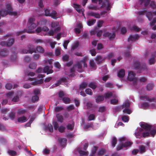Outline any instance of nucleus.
<instances>
[{
    "instance_id": "nucleus-1",
    "label": "nucleus",
    "mask_w": 156,
    "mask_h": 156,
    "mask_svg": "<svg viewBox=\"0 0 156 156\" xmlns=\"http://www.w3.org/2000/svg\"><path fill=\"white\" fill-rule=\"evenodd\" d=\"M35 21V19L34 17L30 18L28 20L27 24L28 29L24 30L23 31L27 32L28 33H32L36 32L37 33L43 35L51 36L53 35L60 30V26L58 22H52L51 24V29L48 32H47L49 30L48 27H44L41 28L40 27L35 30L37 25L34 23Z\"/></svg>"
},
{
    "instance_id": "nucleus-2",
    "label": "nucleus",
    "mask_w": 156,
    "mask_h": 156,
    "mask_svg": "<svg viewBox=\"0 0 156 156\" xmlns=\"http://www.w3.org/2000/svg\"><path fill=\"white\" fill-rule=\"evenodd\" d=\"M140 98L141 100L148 101V102H144L140 104L139 106L140 108L144 109L148 108H156V99L154 98H150L145 94H142L140 92H139Z\"/></svg>"
},
{
    "instance_id": "nucleus-3",
    "label": "nucleus",
    "mask_w": 156,
    "mask_h": 156,
    "mask_svg": "<svg viewBox=\"0 0 156 156\" xmlns=\"http://www.w3.org/2000/svg\"><path fill=\"white\" fill-rule=\"evenodd\" d=\"M141 128H137L134 133L136 138H140L142 136L146 137L149 136V131L150 126L149 124L144 122L140 123Z\"/></svg>"
},
{
    "instance_id": "nucleus-4",
    "label": "nucleus",
    "mask_w": 156,
    "mask_h": 156,
    "mask_svg": "<svg viewBox=\"0 0 156 156\" xmlns=\"http://www.w3.org/2000/svg\"><path fill=\"white\" fill-rule=\"evenodd\" d=\"M88 58L87 56L85 57L83 59L80 61V62H78L77 64L74 66L73 68L71 69L70 70V74L69 75L70 77H73L74 76V71L75 69L80 72L83 71V69L82 67V64L83 66V67H87V64L86 62L88 60Z\"/></svg>"
},
{
    "instance_id": "nucleus-5",
    "label": "nucleus",
    "mask_w": 156,
    "mask_h": 156,
    "mask_svg": "<svg viewBox=\"0 0 156 156\" xmlns=\"http://www.w3.org/2000/svg\"><path fill=\"white\" fill-rule=\"evenodd\" d=\"M35 75V73L33 72H30L27 73L24 78L25 81L30 80L31 81H34L32 82V84L33 85H36L39 84H41L43 83V80L42 78L44 77V75L42 74H39L38 75V77L39 78H41L40 79H38L37 78H31Z\"/></svg>"
},
{
    "instance_id": "nucleus-6",
    "label": "nucleus",
    "mask_w": 156,
    "mask_h": 156,
    "mask_svg": "<svg viewBox=\"0 0 156 156\" xmlns=\"http://www.w3.org/2000/svg\"><path fill=\"white\" fill-rule=\"evenodd\" d=\"M130 105V103L129 100H126L124 102L122 106L120 107H116L114 109V111L116 112L120 111V109L122 108L123 109V112L125 113L128 114H130L132 111L129 108Z\"/></svg>"
},
{
    "instance_id": "nucleus-7",
    "label": "nucleus",
    "mask_w": 156,
    "mask_h": 156,
    "mask_svg": "<svg viewBox=\"0 0 156 156\" xmlns=\"http://www.w3.org/2000/svg\"><path fill=\"white\" fill-rule=\"evenodd\" d=\"M44 51V49L41 46L37 47L36 50L34 48V47L32 45H29L27 47L23 49L22 52L23 54L32 53L33 52L43 53Z\"/></svg>"
},
{
    "instance_id": "nucleus-8",
    "label": "nucleus",
    "mask_w": 156,
    "mask_h": 156,
    "mask_svg": "<svg viewBox=\"0 0 156 156\" xmlns=\"http://www.w3.org/2000/svg\"><path fill=\"white\" fill-rule=\"evenodd\" d=\"M6 7L8 10L2 9L0 11V14L2 16H4L8 14L14 16L17 15V13L16 12L12 11V8L10 3L9 2L6 4Z\"/></svg>"
},
{
    "instance_id": "nucleus-9",
    "label": "nucleus",
    "mask_w": 156,
    "mask_h": 156,
    "mask_svg": "<svg viewBox=\"0 0 156 156\" xmlns=\"http://www.w3.org/2000/svg\"><path fill=\"white\" fill-rule=\"evenodd\" d=\"M106 7L107 10H109L110 9V5L108 1L107 0H105L101 7H97L93 5H90L89 6V8L90 9L97 10L99 9L102 8Z\"/></svg>"
},
{
    "instance_id": "nucleus-10",
    "label": "nucleus",
    "mask_w": 156,
    "mask_h": 156,
    "mask_svg": "<svg viewBox=\"0 0 156 156\" xmlns=\"http://www.w3.org/2000/svg\"><path fill=\"white\" fill-rule=\"evenodd\" d=\"M128 80L132 82L134 85L135 86L136 82H137V79L135 77V73L132 71L128 72L127 77Z\"/></svg>"
},
{
    "instance_id": "nucleus-11",
    "label": "nucleus",
    "mask_w": 156,
    "mask_h": 156,
    "mask_svg": "<svg viewBox=\"0 0 156 156\" xmlns=\"http://www.w3.org/2000/svg\"><path fill=\"white\" fill-rule=\"evenodd\" d=\"M52 66H51L49 67L46 66L45 67L43 70L41 68H39L37 70V72L38 73H42L43 72L44 73H46L47 74L51 73L53 72V70L52 69Z\"/></svg>"
},
{
    "instance_id": "nucleus-12",
    "label": "nucleus",
    "mask_w": 156,
    "mask_h": 156,
    "mask_svg": "<svg viewBox=\"0 0 156 156\" xmlns=\"http://www.w3.org/2000/svg\"><path fill=\"white\" fill-rule=\"evenodd\" d=\"M45 15L46 16H50L54 19H56L58 17L56 12L55 11H52L51 13H50V9H46L44 10Z\"/></svg>"
},
{
    "instance_id": "nucleus-13",
    "label": "nucleus",
    "mask_w": 156,
    "mask_h": 156,
    "mask_svg": "<svg viewBox=\"0 0 156 156\" xmlns=\"http://www.w3.org/2000/svg\"><path fill=\"white\" fill-rule=\"evenodd\" d=\"M145 13L147 17L148 18V20L150 21L152 20V17L153 16L156 15V11L154 12H147L145 10H144L143 11H141L139 12V14L140 15L144 14Z\"/></svg>"
},
{
    "instance_id": "nucleus-14",
    "label": "nucleus",
    "mask_w": 156,
    "mask_h": 156,
    "mask_svg": "<svg viewBox=\"0 0 156 156\" xmlns=\"http://www.w3.org/2000/svg\"><path fill=\"white\" fill-rule=\"evenodd\" d=\"M14 92L12 91L9 92L7 93L6 95V97L9 101H11L13 102H18L19 100V98L18 96L14 97L12 99H11Z\"/></svg>"
},
{
    "instance_id": "nucleus-15",
    "label": "nucleus",
    "mask_w": 156,
    "mask_h": 156,
    "mask_svg": "<svg viewBox=\"0 0 156 156\" xmlns=\"http://www.w3.org/2000/svg\"><path fill=\"white\" fill-rule=\"evenodd\" d=\"M52 123L54 126V129L55 130H57L58 129V130L61 133L63 132L64 131L65 129V126H61L59 127L58 124L56 120H53Z\"/></svg>"
},
{
    "instance_id": "nucleus-16",
    "label": "nucleus",
    "mask_w": 156,
    "mask_h": 156,
    "mask_svg": "<svg viewBox=\"0 0 156 156\" xmlns=\"http://www.w3.org/2000/svg\"><path fill=\"white\" fill-rule=\"evenodd\" d=\"M6 39H8L9 41L5 43L4 41H2L1 43V44L2 46H6L7 47H9L12 46L14 42V40L13 39H10L6 36Z\"/></svg>"
},
{
    "instance_id": "nucleus-17",
    "label": "nucleus",
    "mask_w": 156,
    "mask_h": 156,
    "mask_svg": "<svg viewBox=\"0 0 156 156\" xmlns=\"http://www.w3.org/2000/svg\"><path fill=\"white\" fill-rule=\"evenodd\" d=\"M132 143L130 141L126 142L124 144L119 145L117 147V150H119L124 148H127L131 146Z\"/></svg>"
},
{
    "instance_id": "nucleus-18",
    "label": "nucleus",
    "mask_w": 156,
    "mask_h": 156,
    "mask_svg": "<svg viewBox=\"0 0 156 156\" xmlns=\"http://www.w3.org/2000/svg\"><path fill=\"white\" fill-rule=\"evenodd\" d=\"M144 2V5L145 6H147L149 3H150V6L152 8H154L156 7V5L155 3L153 1H151L150 3V0H141V3H142Z\"/></svg>"
},
{
    "instance_id": "nucleus-19",
    "label": "nucleus",
    "mask_w": 156,
    "mask_h": 156,
    "mask_svg": "<svg viewBox=\"0 0 156 156\" xmlns=\"http://www.w3.org/2000/svg\"><path fill=\"white\" fill-rule=\"evenodd\" d=\"M106 99L110 98L112 97L116 98L117 97L116 95L114 92H108L105 94L104 96Z\"/></svg>"
},
{
    "instance_id": "nucleus-20",
    "label": "nucleus",
    "mask_w": 156,
    "mask_h": 156,
    "mask_svg": "<svg viewBox=\"0 0 156 156\" xmlns=\"http://www.w3.org/2000/svg\"><path fill=\"white\" fill-rule=\"evenodd\" d=\"M73 6L75 8L76 10L79 12L81 13L83 15H84L83 13L84 9L83 8H81L80 5L76 3H74L73 5Z\"/></svg>"
},
{
    "instance_id": "nucleus-21",
    "label": "nucleus",
    "mask_w": 156,
    "mask_h": 156,
    "mask_svg": "<svg viewBox=\"0 0 156 156\" xmlns=\"http://www.w3.org/2000/svg\"><path fill=\"white\" fill-rule=\"evenodd\" d=\"M139 37L137 34L130 35L128 39V41L130 43L131 42L134 41L138 39Z\"/></svg>"
},
{
    "instance_id": "nucleus-22",
    "label": "nucleus",
    "mask_w": 156,
    "mask_h": 156,
    "mask_svg": "<svg viewBox=\"0 0 156 156\" xmlns=\"http://www.w3.org/2000/svg\"><path fill=\"white\" fill-rule=\"evenodd\" d=\"M9 52L6 49H3L0 51V58H5L8 56Z\"/></svg>"
},
{
    "instance_id": "nucleus-23",
    "label": "nucleus",
    "mask_w": 156,
    "mask_h": 156,
    "mask_svg": "<svg viewBox=\"0 0 156 156\" xmlns=\"http://www.w3.org/2000/svg\"><path fill=\"white\" fill-rule=\"evenodd\" d=\"M103 36L105 37H108L110 40H112L115 38V35L114 32H113L112 34L107 32L105 33Z\"/></svg>"
},
{
    "instance_id": "nucleus-24",
    "label": "nucleus",
    "mask_w": 156,
    "mask_h": 156,
    "mask_svg": "<svg viewBox=\"0 0 156 156\" xmlns=\"http://www.w3.org/2000/svg\"><path fill=\"white\" fill-rule=\"evenodd\" d=\"M135 66V69H139L140 71H143L144 70H146V67L145 66H144V67H140V64L137 62V64L134 65Z\"/></svg>"
},
{
    "instance_id": "nucleus-25",
    "label": "nucleus",
    "mask_w": 156,
    "mask_h": 156,
    "mask_svg": "<svg viewBox=\"0 0 156 156\" xmlns=\"http://www.w3.org/2000/svg\"><path fill=\"white\" fill-rule=\"evenodd\" d=\"M82 27V24L80 23H78L77 24L76 27L74 29V31L75 33L76 34L80 33Z\"/></svg>"
},
{
    "instance_id": "nucleus-26",
    "label": "nucleus",
    "mask_w": 156,
    "mask_h": 156,
    "mask_svg": "<svg viewBox=\"0 0 156 156\" xmlns=\"http://www.w3.org/2000/svg\"><path fill=\"white\" fill-rule=\"evenodd\" d=\"M78 150L79 153L80 154L79 156H87L88 154V152L83 151L81 150L80 147H79Z\"/></svg>"
},
{
    "instance_id": "nucleus-27",
    "label": "nucleus",
    "mask_w": 156,
    "mask_h": 156,
    "mask_svg": "<svg viewBox=\"0 0 156 156\" xmlns=\"http://www.w3.org/2000/svg\"><path fill=\"white\" fill-rule=\"evenodd\" d=\"M105 57H103L100 55H98L96 57L95 60L97 63H99L105 60Z\"/></svg>"
},
{
    "instance_id": "nucleus-28",
    "label": "nucleus",
    "mask_w": 156,
    "mask_h": 156,
    "mask_svg": "<svg viewBox=\"0 0 156 156\" xmlns=\"http://www.w3.org/2000/svg\"><path fill=\"white\" fill-rule=\"evenodd\" d=\"M118 77L122 78L125 75V71L123 69H121L117 73Z\"/></svg>"
},
{
    "instance_id": "nucleus-29",
    "label": "nucleus",
    "mask_w": 156,
    "mask_h": 156,
    "mask_svg": "<svg viewBox=\"0 0 156 156\" xmlns=\"http://www.w3.org/2000/svg\"><path fill=\"white\" fill-rule=\"evenodd\" d=\"M88 84L86 82H83L80 85V90H83L86 87L88 86Z\"/></svg>"
},
{
    "instance_id": "nucleus-30",
    "label": "nucleus",
    "mask_w": 156,
    "mask_h": 156,
    "mask_svg": "<svg viewBox=\"0 0 156 156\" xmlns=\"http://www.w3.org/2000/svg\"><path fill=\"white\" fill-rule=\"evenodd\" d=\"M89 65L90 67L93 69H96V65L94 62L93 59L90 60L89 61Z\"/></svg>"
},
{
    "instance_id": "nucleus-31",
    "label": "nucleus",
    "mask_w": 156,
    "mask_h": 156,
    "mask_svg": "<svg viewBox=\"0 0 156 156\" xmlns=\"http://www.w3.org/2000/svg\"><path fill=\"white\" fill-rule=\"evenodd\" d=\"M146 81V79L145 78V77H142L140 78L138 80H137L136 82V84L135 85V87H137L136 85L138 84L139 83H142L143 82H145Z\"/></svg>"
},
{
    "instance_id": "nucleus-32",
    "label": "nucleus",
    "mask_w": 156,
    "mask_h": 156,
    "mask_svg": "<svg viewBox=\"0 0 156 156\" xmlns=\"http://www.w3.org/2000/svg\"><path fill=\"white\" fill-rule=\"evenodd\" d=\"M27 120V118L24 116H22L18 118V121L19 122L23 123L26 122Z\"/></svg>"
},
{
    "instance_id": "nucleus-33",
    "label": "nucleus",
    "mask_w": 156,
    "mask_h": 156,
    "mask_svg": "<svg viewBox=\"0 0 156 156\" xmlns=\"http://www.w3.org/2000/svg\"><path fill=\"white\" fill-rule=\"evenodd\" d=\"M58 140L61 145L62 146H65L66 142V138H59Z\"/></svg>"
},
{
    "instance_id": "nucleus-34",
    "label": "nucleus",
    "mask_w": 156,
    "mask_h": 156,
    "mask_svg": "<svg viewBox=\"0 0 156 156\" xmlns=\"http://www.w3.org/2000/svg\"><path fill=\"white\" fill-rule=\"evenodd\" d=\"M47 22L48 21L46 20L42 19L37 23V25L40 26L44 25L46 24Z\"/></svg>"
},
{
    "instance_id": "nucleus-35",
    "label": "nucleus",
    "mask_w": 156,
    "mask_h": 156,
    "mask_svg": "<svg viewBox=\"0 0 156 156\" xmlns=\"http://www.w3.org/2000/svg\"><path fill=\"white\" fill-rule=\"evenodd\" d=\"M74 126V123L73 122H72L71 123L68 124L66 126L68 130H72L73 129Z\"/></svg>"
},
{
    "instance_id": "nucleus-36",
    "label": "nucleus",
    "mask_w": 156,
    "mask_h": 156,
    "mask_svg": "<svg viewBox=\"0 0 156 156\" xmlns=\"http://www.w3.org/2000/svg\"><path fill=\"white\" fill-rule=\"evenodd\" d=\"M130 46L129 45L128 46L127 48H125V50L126 51L125 52V57H128L129 56L130 52L129 51V50L130 48Z\"/></svg>"
},
{
    "instance_id": "nucleus-37",
    "label": "nucleus",
    "mask_w": 156,
    "mask_h": 156,
    "mask_svg": "<svg viewBox=\"0 0 156 156\" xmlns=\"http://www.w3.org/2000/svg\"><path fill=\"white\" fill-rule=\"evenodd\" d=\"M88 86L90 87L93 89H94L96 88L97 85L96 83L94 82H91L88 85Z\"/></svg>"
},
{
    "instance_id": "nucleus-38",
    "label": "nucleus",
    "mask_w": 156,
    "mask_h": 156,
    "mask_svg": "<svg viewBox=\"0 0 156 156\" xmlns=\"http://www.w3.org/2000/svg\"><path fill=\"white\" fill-rule=\"evenodd\" d=\"M56 117L58 122L61 123H62L63 122V119L62 115L59 114H57L56 115Z\"/></svg>"
},
{
    "instance_id": "nucleus-39",
    "label": "nucleus",
    "mask_w": 156,
    "mask_h": 156,
    "mask_svg": "<svg viewBox=\"0 0 156 156\" xmlns=\"http://www.w3.org/2000/svg\"><path fill=\"white\" fill-rule=\"evenodd\" d=\"M156 23V19H153L152 20L151 23H150V25L151 27H152V28L153 30H156V25L154 26V24Z\"/></svg>"
},
{
    "instance_id": "nucleus-40",
    "label": "nucleus",
    "mask_w": 156,
    "mask_h": 156,
    "mask_svg": "<svg viewBox=\"0 0 156 156\" xmlns=\"http://www.w3.org/2000/svg\"><path fill=\"white\" fill-rule=\"evenodd\" d=\"M96 22L95 20H91L88 21L87 24L89 26H91L93 25Z\"/></svg>"
},
{
    "instance_id": "nucleus-41",
    "label": "nucleus",
    "mask_w": 156,
    "mask_h": 156,
    "mask_svg": "<svg viewBox=\"0 0 156 156\" xmlns=\"http://www.w3.org/2000/svg\"><path fill=\"white\" fill-rule=\"evenodd\" d=\"M104 99V97L103 96H99L96 99V102H99L103 101Z\"/></svg>"
},
{
    "instance_id": "nucleus-42",
    "label": "nucleus",
    "mask_w": 156,
    "mask_h": 156,
    "mask_svg": "<svg viewBox=\"0 0 156 156\" xmlns=\"http://www.w3.org/2000/svg\"><path fill=\"white\" fill-rule=\"evenodd\" d=\"M48 43L50 45L51 47L52 48H54L55 47V45L56 44V42L55 41H52L50 40H48Z\"/></svg>"
},
{
    "instance_id": "nucleus-43",
    "label": "nucleus",
    "mask_w": 156,
    "mask_h": 156,
    "mask_svg": "<svg viewBox=\"0 0 156 156\" xmlns=\"http://www.w3.org/2000/svg\"><path fill=\"white\" fill-rule=\"evenodd\" d=\"M131 30L134 31L136 32H138L140 31V29L137 27L133 26L130 29Z\"/></svg>"
},
{
    "instance_id": "nucleus-44",
    "label": "nucleus",
    "mask_w": 156,
    "mask_h": 156,
    "mask_svg": "<svg viewBox=\"0 0 156 156\" xmlns=\"http://www.w3.org/2000/svg\"><path fill=\"white\" fill-rule=\"evenodd\" d=\"M140 153H143L145 151V147L143 146H141L139 147Z\"/></svg>"
},
{
    "instance_id": "nucleus-45",
    "label": "nucleus",
    "mask_w": 156,
    "mask_h": 156,
    "mask_svg": "<svg viewBox=\"0 0 156 156\" xmlns=\"http://www.w3.org/2000/svg\"><path fill=\"white\" fill-rule=\"evenodd\" d=\"M55 54L56 56H58L61 54V49L59 48H56L55 50Z\"/></svg>"
},
{
    "instance_id": "nucleus-46",
    "label": "nucleus",
    "mask_w": 156,
    "mask_h": 156,
    "mask_svg": "<svg viewBox=\"0 0 156 156\" xmlns=\"http://www.w3.org/2000/svg\"><path fill=\"white\" fill-rule=\"evenodd\" d=\"M79 45V43L78 42H76L73 45L71 49L72 50H73L77 48Z\"/></svg>"
},
{
    "instance_id": "nucleus-47",
    "label": "nucleus",
    "mask_w": 156,
    "mask_h": 156,
    "mask_svg": "<svg viewBox=\"0 0 156 156\" xmlns=\"http://www.w3.org/2000/svg\"><path fill=\"white\" fill-rule=\"evenodd\" d=\"M97 147H94L91 151V154L90 155V156H94V154L96 152V151L97 149Z\"/></svg>"
},
{
    "instance_id": "nucleus-48",
    "label": "nucleus",
    "mask_w": 156,
    "mask_h": 156,
    "mask_svg": "<svg viewBox=\"0 0 156 156\" xmlns=\"http://www.w3.org/2000/svg\"><path fill=\"white\" fill-rule=\"evenodd\" d=\"M153 85L152 84H148L146 87L147 90L150 91L153 88Z\"/></svg>"
},
{
    "instance_id": "nucleus-49",
    "label": "nucleus",
    "mask_w": 156,
    "mask_h": 156,
    "mask_svg": "<svg viewBox=\"0 0 156 156\" xmlns=\"http://www.w3.org/2000/svg\"><path fill=\"white\" fill-rule=\"evenodd\" d=\"M62 100L63 102L65 104H67L70 103V100L68 98H64Z\"/></svg>"
},
{
    "instance_id": "nucleus-50",
    "label": "nucleus",
    "mask_w": 156,
    "mask_h": 156,
    "mask_svg": "<svg viewBox=\"0 0 156 156\" xmlns=\"http://www.w3.org/2000/svg\"><path fill=\"white\" fill-rule=\"evenodd\" d=\"M122 119L124 122H127L129 121V117L127 116H122Z\"/></svg>"
},
{
    "instance_id": "nucleus-51",
    "label": "nucleus",
    "mask_w": 156,
    "mask_h": 156,
    "mask_svg": "<svg viewBox=\"0 0 156 156\" xmlns=\"http://www.w3.org/2000/svg\"><path fill=\"white\" fill-rule=\"evenodd\" d=\"M116 98H115L112 99L110 101V103L112 104H116L117 103L118 100V99H116Z\"/></svg>"
},
{
    "instance_id": "nucleus-52",
    "label": "nucleus",
    "mask_w": 156,
    "mask_h": 156,
    "mask_svg": "<svg viewBox=\"0 0 156 156\" xmlns=\"http://www.w3.org/2000/svg\"><path fill=\"white\" fill-rule=\"evenodd\" d=\"M37 64L35 63H33L30 64L29 65V67L30 68L34 69L36 68L37 66Z\"/></svg>"
},
{
    "instance_id": "nucleus-53",
    "label": "nucleus",
    "mask_w": 156,
    "mask_h": 156,
    "mask_svg": "<svg viewBox=\"0 0 156 156\" xmlns=\"http://www.w3.org/2000/svg\"><path fill=\"white\" fill-rule=\"evenodd\" d=\"M34 117H32V118H31L29 122L27 123L25 125L26 126V127L30 126V125H31V124L32 123V122H33V121L34 120Z\"/></svg>"
},
{
    "instance_id": "nucleus-54",
    "label": "nucleus",
    "mask_w": 156,
    "mask_h": 156,
    "mask_svg": "<svg viewBox=\"0 0 156 156\" xmlns=\"http://www.w3.org/2000/svg\"><path fill=\"white\" fill-rule=\"evenodd\" d=\"M117 140L115 137H113L112 141V144L113 147H114L116 144Z\"/></svg>"
},
{
    "instance_id": "nucleus-55",
    "label": "nucleus",
    "mask_w": 156,
    "mask_h": 156,
    "mask_svg": "<svg viewBox=\"0 0 156 156\" xmlns=\"http://www.w3.org/2000/svg\"><path fill=\"white\" fill-rule=\"evenodd\" d=\"M150 126V129L149 131V135L150 134L153 137L154 136L155 134L156 133V131L154 130H153L150 131V129L151 128V126L150 125H149Z\"/></svg>"
},
{
    "instance_id": "nucleus-56",
    "label": "nucleus",
    "mask_w": 156,
    "mask_h": 156,
    "mask_svg": "<svg viewBox=\"0 0 156 156\" xmlns=\"http://www.w3.org/2000/svg\"><path fill=\"white\" fill-rule=\"evenodd\" d=\"M90 15L97 18H99L100 17V16L99 14L95 13H91Z\"/></svg>"
},
{
    "instance_id": "nucleus-57",
    "label": "nucleus",
    "mask_w": 156,
    "mask_h": 156,
    "mask_svg": "<svg viewBox=\"0 0 156 156\" xmlns=\"http://www.w3.org/2000/svg\"><path fill=\"white\" fill-rule=\"evenodd\" d=\"M47 128L49 131L51 132H52L53 131V127L51 124H49L47 126Z\"/></svg>"
},
{
    "instance_id": "nucleus-58",
    "label": "nucleus",
    "mask_w": 156,
    "mask_h": 156,
    "mask_svg": "<svg viewBox=\"0 0 156 156\" xmlns=\"http://www.w3.org/2000/svg\"><path fill=\"white\" fill-rule=\"evenodd\" d=\"M5 87L8 90H10L12 88V85L9 83H6L5 85Z\"/></svg>"
},
{
    "instance_id": "nucleus-59",
    "label": "nucleus",
    "mask_w": 156,
    "mask_h": 156,
    "mask_svg": "<svg viewBox=\"0 0 156 156\" xmlns=\"http://www.w3.org/2000/svg\"><path fill=\"white\" fill-rule=\"evenodd\" d=\"M39 98L37 95L33 96L32 98V101L33 102H35L36 101H38Z\"/></svg>"
},
{
    "instance_id": "nucleus-60",
    "label": "nucleus",
    "mask_w": 156,
    "mask_h": 156,
    "mask_svg": "<svg viewBox=\"0 0 156 156\" xmlns=\"http://www.w3.org/2000/svg\"><path fill=\"white\" fill-rule=\"evenodd\" d=\"M26 112V111L23 109H20L18 110L17 114L19 115L23 114H24Z\"/></svg>"
},
{
    "instance_id": "nucleus-61",
    "label": "nucleus",
    "mask_w": 156,
    "mask_h": 156,
    "mask_svg": "<svg viewBox=\"0 0 156 156\" xmlns=\"http://www.w3.org/2000/svg\"><path fill=\"white\" fill-rule=\"evenodd\" d=\"M127 139V138L126 136H123L120 137L119 140L120 142H122L126 140Z\"/></svg>"
},
{
    "instance_id": "nucleus-62",
    "label": "nucleus",
    "mask_w": 156,
    "mask_h": 156,
    "mask_svg": "<svg viewBox=\"0 0 156 156\" xmlns=\"http://www.w3.org/2000/svg\"><path fill=\"white\" fill-rule=\"evenodd\" d=\"M86 93L90 95H91L92 94V90L89 88H88L85 90Z\"/></svg>"
},
{
    "instance_id": "nucleus-63",
    "label": "nucleus",
    "mask_w": 156,
    "mask_h": 156,
    "mask_svg": "<svg viewBox=\"0 0 156 156\" xmlns=\"http://www.w3.org/2000/svg\"><path fill=\"white\" fill-rule=\"evenodd\" d=\"M63 109V107L62 106L57 107H55V112H58L62 110Z\"/></svg>"
},
{
    "instance_id": "nucleus-64",
    "label": "nucleus",
    "mask_w": 156,
    "mask_h": 156,
    "mask_svg": "<svg viewBox=\"0 0 156 156\" xmlns=\"http://www.w3.org/2000/svg\"><path fill=\"white\" fill-rule=\"evenodd\" d=\"M155 61L154 57L151 58L149 60V63L150 64H153L154 63Z\"/></svg>"
}]
</instances>
